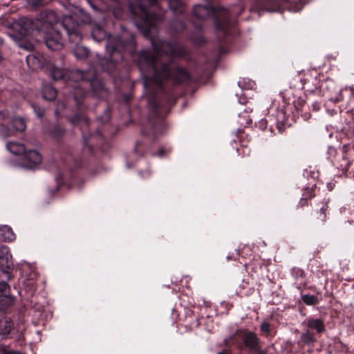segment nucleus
I'll return each instance as SVG.
<instances>
[{
  "instance_id": "nucleus-3",
  "label": "nucleus",
  "mask_w": 354,
  "mask_h": 354,
  "mask_svg": "<svg viewBox=\"0 0 354 354\" xmlns=\"http://www.w3.org/2000/svg\"><path fill=\"white\" fill-rule=\"evenodd\" d=\"M92 37L97 41L106 39V51L109 53V60H101V66L104 71L110 72L115 66V63L122 60L123 56L121 50L124 49L125 44L119 37H113L106 32L98 25L93 27Z\"/></svg>"
},
{
  "instance_id": "nucleus-26",
  "label": "nucleus",
  "mask_w": 354,
  "mask_h": 354,
  "mask_svg": "<svg viewBox=\"0 0 354 354\" xmlns=\"http://www.w3.org/2000/svg\"><path fill=\"white\" fill-rule=\"evenodd\" d=\"M32 109H34V111L35 112V113L37 114V115L38 117L41 118L44 115V110L42 108L39 107L35 104H32Z\"/></svg>"
},
{
  "instance_id": "nucleus-12",
  "label": "nucleus",
  "mask_w": 354,
  "mask_h": 354,
  "mask_svg": "<svg viewBox=\"0 0 354 354\" xmlns=\"http://www.w3.org/2000/svg\"><path fill=\"white\" fill-rule=\"evenodd\" d=\"M0 238L3 241L10 242L15 239V235L10 227L2 225L0 227Z\"/></svg>"
},
{
  "instance_id": "nucleus-20",
  "label": "nucleus",
  "mask_w": 354,
  "mask_h": 354,
  "mask_svg": "<svg viewBox=\"0 0 354 354\" xmlns=\"http://www.w3.org/2000/svg\"><path fill=\"white\" fill-rule=\"evenodd\" d=\"M300 340L307 344L315 341L313 333L309 330H307L301 334Z\"/></svg>"
},
{
  "instance_id": "nucleus-13",
  "label": "nucleus",
  "mask_w": 354,
  "mask_h": 354,
  "mask_svg": "<svg viewBox=\"0 0 354 354\" xmlns=\"http://www.w3.org/2000/svg\"><path fill=\"white\" fill-rule=\"evenodd\" d=\"M13 324L9 317H5L0 319V334L8 335L12 329Z\"/></svg>"
},
{
  "instance_id": "nucleus-4",
  "label": "nucleus",
  "mask_w": 354,
  "mask_h": 354,
  "mask_svg": "<svg viewBox=\"0 0 354 354\" xmlns=\"http://www.w3.org/2000/svg\"><path fill=\"white\" fill-rule=\"evenodd\" d=\"M149 6H154L156 0H142V2H138L131 4L130 10L134 17L136 26L143 32L146 37H149L151 30L162 20L159 15H153L148 11L145 3Z\"/></svg>"
},
{
  "instance_id": "nucleus-19",
  "label": "nucleus",
  "mask_w": 354,
  "mask_h": 354,
  "mask_svg": "<svg viewBox=\"0 0 354 354\" xmlns=\"http://www.w3.org/2000/svg\"><path fill=\"white\" fill-rule=\"evenodd\" d=\"M88 49L83 46L77 45L73 50V54L76 58L83 59L88 57Z\"/></svg>"
},
{
  "instance_id": "nucleus-15",
  "label": "nucleus",
  "mask_w": 354,
  "mask_h": 354,
  "mask_svg": "<svg viewBox=\"0 0 354 354\" xmlns=\"http://www.w3.org/2000/svg\"><path fill=\"white\" fill-rule=\"evenodd\" d=\"M307 326L309 328L316 330L319 333H322L325 329L324 322L320 319H309L307 322Z\"/></svg>"
},
{
  "instance_id": "nucleus-6",
  "label": "nucleus",
  "mask_w": 354,
  "mask_h": 354,
  "mask_svg": "<svg viewBox=\"0 0 354 354\" xmlns=\"http://www.w3.org/2000/svg\"><path fill=\"white\" fill-rule=\"evenodd\" d=\"M12 258L7 246L0 247V268L7 280L11 278L10 270L12 267Z\"/></svg>"
},
{
  "instance_id": "nucleus-27",
  "label": "nucleus",
  "mask_w": 354,
  "mask_h": 354,
  "mask_svg": "<svg viewBox=\"0 0 354 354\" xmlns=\"http://www.w3.org/2000/svg\"><path fill=\"white\" fill-rule=\"evenodd\" d=\"M261 330L262 332L268 335L270 333V324L268 322H263L261 325Z\"/></svg>"
},
{
  "instance_id": "nucleus-10",
  "label": "nucleus",
  "mask_w": 354,
  "mask_h": 354,
  "mask_svg": "<svg viewBox=\"0 0 354 354\" xmlns=\"http://www.w3.org/2000/svg\"><path fill=\"white\" fill-rule=\"evenodd\" d=\"M243 341L245 346L251 351H257L259 350V339L254 333L246 332L243 337Z\"/></svg>"
},
{
  "instance_id": "nucleus-5",
  "label": "nucleus",
  "mask_w": 354,
  "mask_h": 354,
  "mask_svg": "<svg viewBox=\"0 0 354 354\" xmlns=\"http://www.w3.org/2000/svg\"><path fill=\"white\" fill-rule=\"evenodd\" d=\"M193 12L195 17L198 19L213 15L216 29L223 35L227 34L233 25V22L229 20L228 11L223 8L214 9L210 5H196L194 7Z\"/></svg>"
},
{
  "instance_id": "nucleus-8",
  "label": "nucleus",
  "mask_w": 354,
  "mask_h": 354,
  "mask_svg": "<svg viewBox=\"0 0 354 354\" xmlns=\"http://www.w3.org/2000/svg\"><path fill=\"white\" fill-rule=\"evenodd\" d=\"M71 20V17H65L63 21V26L68 34L69 40L77 44L82 39L81 32L78 26H70Z\"/></svg>"
},
{
  "instance_id": "nucleus-17",
  "label": "nucleus",
  "mask_w": 354,
  "mask_h": 354,
  "mask_svg": "<svg viewBox=\"0 0 354 354\" xmlns=\"http://www.w3.org/2000/svg\"><path fill=\"white\" fill-rule=\"evenodd\" d=\"M42 95L47 100H53L57 96V91L50 85H45L42 88Z\"/></svg>"
},
{
  "instance_id": "nucleus-16",
  "label": "nucleus",
  "mask_w": 354,
  "mask_h": 354,
  "mask_svg": "<svg viewBox=\"0 0 354 354\" xmlns=\"http://www.w3.org/2000/svg\"><path fill=\"white\" fill-rule=\"evenodd\" d=\"M50 74L52 78L55 80H59L65 78L67 75V71L63 68L51 66L50 68Z\"/></svg>"
},
{
  "instance_id": "nucleus-34",
  "label": "nucleus",
  "mask_w": 354,
  "mask_h": 354,
  "mask_svg": "<svg viewBox=\"0 0 354 354\" xmlns=\"http://www.w3.org/2000/svg\"><path fill=\"white\" fill-rule=\"evenodd\" d=\"M257 352L258 353V354H267V352L266 351L260 350L259 348Z\"/></svg>"
},
{
  "instance_id": "nucleus-1",
  "label": "nucleus",
  "mask_w": 354,
  "mask_h": 354,
  "mask_svg": "<svg viewBox=\"0 0 354 354\" xmlns=\"http://www.w3.org/2000/svg\"><path fill=\"white\" fill-rule=\"evenodd\" d=\"M153 51L144 50L140 53L138 66L144 78V86L148 93V104L151 117L158 115L159 104L154 96L153 88H161L162 82L171 79L176 83L189 80V75L184 69L172 63H167L171 57L182 56L184 48L176 42L151 39Z\"/></svg>"
},
{
  "instance_id": "nucleus-18",
  "label": "nucleus",
  "mask_w": 354,
  "mask_h": 354,
  "mask_svg": "<svg viewBox=\"0 0 354 354\" xmlns=\"http://www.w3.org/2000/svg\"><path fill=\"white\" fill-rule=\"evenodd\" d=\"M10 126L12 127L14 132L24 131L26 128V122L21 118H13L11 121Z\"/></svg>"
},
{
  "instance_id": "nucleus-21",
  "label": "nucleus",
  "mask_w": 354,
  "mask_h": 354,
  "mask_svg": "<svg viewBox=\"0 0 354 354\" xmlns=\"http://www.w3.org/2000/svg\"><path fill=\"white\" fill-rule=\"evenodd\" d=\"M14 133V131L10 126V127H7L5 125H0V136L2 138H7L11 136Z\"/></svg>"
},
{
  "instance_id": "nucleus-23",
  "label": "nucleus",
  "mask_w": 354,
  "mask_h": 354,
  "mask_svg": "<svg viewBox=\"0 0 354 354\" xmlns=\"http://www.w3.org/2000/svg\"><path fill=\"white\" fill-rule=\"evenodd\" d=\"M10 291V287L6 282L0 281V297H8Z\"/></svg>"
},
{
  "instance_id": "nucleus-37",
  "label": "nucleus",
  "mask_w": 354,
  "mask_h": 354,
  "mask_svg": "<svg viewBox=\"0 0 354 354\" xmlns=\"http://www.w3.org/2000/svg\"><path fill=\"white\" fill-rule=\"evenodd\" d=\"M31 67H32L33 68H35L37 67V66H32Z\"/></svg>"
},
{
  "instance_id": "nucleus-24",
  "label": "nucleus",
  "mask_w": 354,
  "mask_h": 354,
  "mask_svg": "<svg viewBox=\"0 0 354 354\" xmlns=\"http://www.w3.org/2000/svg\"><path fill=\"white\" fill-rule=\"evenodd\" d=\"M85 91H83L81 88V86H77L75 88L74 92H73V97L75 100L77 102V104H80V102L78 100V95H80L81 97L84 96Z\"/></svg>"
},
{
  "instance_id": "nucleus-30",
  "label": "nucleus",
  "mask_w": 354,
  "mask_h": 354,
  "mask_svg": "<svg viewBox=\"0 0 354 354\" xmlns=\"http://www.w3.org/2000/svg\"><path fill=\"white\" fill-rule=\"evenodd\" d=\"M140 174L142 178H147L151 175V172L149 169H147L145 171H140Z\"/></svg>"
},
{
  "instance_id": "nucleus-14",
  "label": "nucleus",
  "mask_w": 354,
  "mask_h": 354,
  "mask_svg": "<svg viewBox=\"0 0 354 354\" xmlns=\"http://www.w3.org/2000/svg\"><path fill=\"white\" fill-rule=\"evenodd\" d=\"M273 2L274 10H292V3H295L296 1H292L291 0H271Z\"/></svg>"
},
{
  "instance_id": "nucleus-11",
  "label": "nucleus",
  "mask_w": 354,
  "mask_h": 354,
  "mask_svg": "<svg viewBox=\"0 0 354 354\" xmlns=\"http://www.w3.org/2000/svg\"><path fill=\"white\" fill-rule=\"evenodd\" d=\"M7 149L12 153L17 156H22L26 152L25 146L17 142H9L6 144Z\"/></svg>"
},
{
  "instance_id": "nucleus-25",
  "label": "nucleus",
  "mask_w": 354,
  "mask_h": 354,
  "mask_svg": "<svg viewBox=\"0 0 354 354\" xmlns=\"http://www.w3.org/2000/svg\"><path fill=\"white\" fill-rule=\"evenodd\" d=\"M80 122L87 123V119L83 115H76L71 119V122L73 124H78Z\"/></svg>"
},
{
  "instance_id": "nucleus-32",
  "label": "nucleus",
  "mask_w": 354,
  "mask_h": 354,
  "mask_svg": "<svg viewBox=\"0 0 354 354\" xmlns=\"http://www.w3.org/2000/svg\"><path fill=\"white\" fill-rule=\"evenodd\" d=\"M2 353L3 354H17V352L15 351H7L6 349H2Z\"/></svg>"
},
{
  "instance_id": "nucleus-29",
  "label": "nucleus",
  "mask_w": 354,
  "mask_h": 354,
  "mask_svg": "<svg viewBox=\"0 0 354 354\" xmlns=\"http://www.w3.org/2000/svg\"><path fill=\"white\" fill-rule=\"evenodd\" d=\"M64 133V129L61 127H57L54 129V133L59 136Z\"/></svg>"
},
{
  "instance_id": "nucleus-38",
  "label": "nucleus",
  "mask_w": 354,
  "mask_h": 354,
  "mask_svg": "<svg viewBox=\"0 0 354 354\" xmlns=\"http://www.w3.org/2000/svg\"><path fill=\"white\" fill-rule=\"evenodd\" d=\"M239 84L241 86V82H239Z\"/></svg>"
},
{
  "instance_id": "nucleus-31",
  "label": "nucleus",
  "mask_w": 354,
  "mask_h": 354,
  "mask_svg": "<svg viewBox=\"0 0 354 354\" xmlns=\"http://www.w3.org/2000/svg\"><path fill=\"white\" fill-rule=\"evenodd\" d=\"M175 3H176V1H169V7L171 8V9H172V10H175V11H176V12H177V11H178L177 8H176V7H174V4Z\"/></svg>"
},
{
  "instance_id": "nucleus-36",
  "label": "nucleus",
  "mask_w": 354,
  "mask_h": 354,
  "mask_svg": "<svg viewBox=\"0 0 354 354\" xmlns=\"http://www.w3.org/2000/svg\"><path fill=\"white\" fill-rule=\"evenodd\" d=\"M253 84H253V82H251V83L250 84V87H252V86H253Z\"/></svg>"
},
{
  "instance_id": "nucleus-9",
  "label": "nucleus",
  "mask_w": 354,
  "mask_h": 354,
  "mask_svg": "<svg viewBox=\"0 0 354 354\" xmlns=\"http://www.w3.org/2000/svg\"><path fill=\"white\" fill-rule=\"evenodd\" d=\"M22 159L28 164L27 166L30 167L41 162V156L35 150L26 149V152L22 154Z\"/></svg>"
},
{
  "instance_id": "nucleus-35",
  "label": "nucleus",
  "mask_w": 354,
  "mask_h": 354,
  "mask_svg": "<svg viewBox=\"0 0 354 354\" xmlns=\"http://www.w3.org/2000/svg\"><path fill=\"white\" fill-rule=\"evenodd\" d=\"M8 301L10 303H12L13 299L12 298H8Z\"/></svg>"
},
{
  "instance_id": "nucleus-2",
  "label": "nucleus",
  "mask_w": 354,
  "mask_h": 354,
  "mask_svg": "<svg viewBox=\"0 0 354 354\" xmlns=\"http://www.w3.org/2000/svg\"><path fill=\"white\" fill-rule=\"evenodd\" d=\"M13 28L16 32L10 33V37L17 42L20 48L26 50L33 49V44L27 41L26 37L29 35H34L35 32L42 34L48 48L59 50L63 47L62 37L52 24L41 22L37 19L33 21L22 17L14 24Z\"/></svg>"
},
{
  "instance_id": "nucleus-28",
  "label": "nucleus",
  "mask_w": 354,
  "mask_h": 354,
  "mask_svg": "<svg viewBox=\"0 0 354 354\" xmlns=\"http://www.w3.org/2000/svg\"><path fill=\"white\" fill-rule=\"evenodd\" d=\"M27 64L30 66L31 64H34L35 62H38L35 56L30 55L26 57Z\"/></svg>"
},
{
  "instance_id": "nucleus-33",
  "label": "nucleus",
  "mask_w": 354,
  "mask_h": 354,
  "mask_svg": "<svg viewBox=\"0 0 354 354\" xmlns=\"http://www.w3.org/2000/svg\"><path fill=\"white\" fill-rule=\"evenodd\" d=\"M165 153V151L163 149H160L158 151L157 156L162 157L163 156V153Z\"/></svg>"
},
{
  "instance_id": "nucleus-22",
  "label": "nucleus",
  "mask_w": 354,
  "mask_h": 354,
  "mask_svg": "<svg viewBox=\"0 0 354 354\" xmlns=\"http://www.w3.org/2000/svg\"><path fill=\"white\" fill-rule=\"evenodd\" d=\"M302 299L304 302L307 305H314L316 304L318 301L317 297L315 295H303Z\"/></svg>"
},
{
  "instance_id": "nucleus-7",
  "label": "nucleus",
  "mask_w": 354,
  "mask_h": 354,
  "mask_svg": "<svg viewBox=\"0 0 354 354\" xmlns=\"http://www.w3.org/2000/svg\"><path fill=\"white\" fill-rule=\"evenodd\" d=\"M88 72H84L81 71H76L70 75V76L75 80H86L90 81V85L92 89L95 92L100 91L104 88V84L102 82L97 78H94L93 76L88 77Z\"/></svg>"
}]
</instances>
